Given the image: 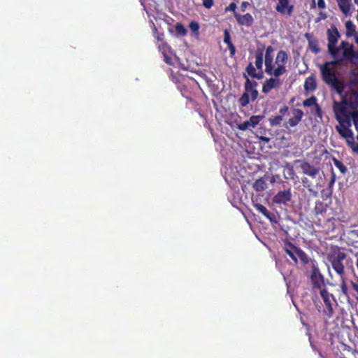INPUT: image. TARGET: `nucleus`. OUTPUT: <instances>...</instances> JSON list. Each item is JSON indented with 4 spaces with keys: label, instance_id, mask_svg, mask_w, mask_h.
Returning <instances> with one entry per match:
<instances>
[{
    "label": "nucleus",
    "instance_id": "obj_1",
    "mask_svg": "<svg viewBox=\"0 0 358 358\" xmlns=\"http://www.w3.org/2000/svg\"><path fill=\"white\" fill-rule=\"evenodd\" d=\"M331 208L321 201H317L314 207L315 223L317 226L322 227L327 233L332 232L336 228V220H338L345 222L344 217H334L329 212Z\"/></svg>",
    "mask_w": 358,
    "mask_h": 358
},
{
    "label": "nucleus",
    "instance_id": "obj_2",
    "mask_svg": "<svg viewBox=\"0 0 358 358\" xmlns=\"http://www.w3.org/2000/svg\"><path fill=\"white\" fill-rule=\"evenodd\" d=\"M327 259L331 263L332 268L340 276H344L345 268H352L353 262L345 252L338 246H331L327 254Z\"/></svg>",
    "mask_w": 358,
    "mask_h": 358
},
{
    "label": "nucleus",
    "instance_id": "obj_3",
    "mask_svg": "<svg viewBox=\"0 0 358 358\" xmlns=\"http://www.w3.org/2000/svg\"><path fill=\"white\" fill-rule=\"evenodd\" d=\"M300 162L299 168L301 169L303 175L309 176L312 180H315L316 185H315L313 182L306 177L301 179L303 185L308 189L310 193H313L314 195L317 194V191L314 189L320 179V168L315 166L306 161H298Z\"/></svg>",
    "mask_w": 358,
    "mask_h": 358
},
{
    "label": "nucleus",
    "instance_id": "obj_4",
    "mask_svg": "<svg viewBox=\"0 0 358 358\" xmlns=\"http://www.w3.org/2000/svg\"><path fill=\"white\" fill-rule=\"evenodd\" d=\"M336 119L339 124L336 126V129L340 136L345 138L348 145L352 149V152L358 155V143L355 141L354 134L350 129L351 127L350 120L347 117H341L337 113Z\"/></svg>",
    "mask_w": 358,
    "mask_h": 358
},
{
    "label": "nucleus",
    "instance_id": "obj_5",
    "mask_svg": "<svg viewBox=\"0 0 358 358\" xmlns=\"http://www.w3.org/2000/svg\"><path fill=\"white\" fill-rule=\"evenodd\" d=\"M320 71L323 82L338 94H342L345 86L344 83L336 76V70L320 65Z\"/></svg>",
    "mask_w": 358,
    "mask_h": 358
},
{
    "label": "nucleus",
    "instance_id": "obj_6",
    "mask_svg": "<svg viewBox=\"0 0 358 358\" xmlns=\"http://www.w3.org/2000/svg\"><path fill=\"white\" fill-rule=\"evenodd\" d=\"M320 295L323 300L325 308H322L321 305H317V309L319 312L323 313V314L328 318L332 317L334 314V308L331 301H334L335 298L332 294H330L326 287L320 289Z\"/></svg>",
    "mask_w": 358,
    "mask_h": 358
},
{
    "label": "nucleus",
    "instance_id": "obj_7",
    "mask_svg": "<svg viewBox=\"0 0 358 358\" xmlns=\"http://www.w3.org/2000/svg\"><path fill=\"white\" fill-rule=\"evenodd\" d=\"M310 279L313 289H320L326 287L324 276L322 274L318 266V263L315 260L311 262Z\"/></svg>",
    "mask_w": 358,
    "mask_h": 358
},
{
    "label": "nucleus",
    "instance_id": "obj_8",
    "mask_svg": "<svg viewBox=\"0 0 358 358\" xmlns=\"http://www.w3.org/2000/svg\"><path fill=\"white\" fill-rule=\"evenodd\" d=\"M346 103L345 100H343L341 103L335 102L334 103V111L335 113H340L341 117H347L350 120V123L353 122L354 125L358 124V110H353L352 113H348L345 104Z\"/></svg>",
    "mask_w": 358,
    "mask_h": 358
},
{
    "label": "nucleus",
    "instance_id": "obj_9",
    "mask_svg": "<svg viewBox=\"0 0 358 358\" xmlns=\"http://www.w3.org/2000/svg\"><path fill=\"white\" fill-rule=\"evenodd\" d=\"M243 77L246 80L244 85L245 92L243 93L250 94L252 101H255L258 96V91L256 90L258 84L255 80H250L245 73L243 74Z\"/></svg>",
    "mask_w": 358,
    "mask_h": 358
},
{
    "label": "nucleus",
    "instance_id": "obj_10",
    "mask_svg": "<svg viewBox=\"0 0 358 358\" xmlns=\"http://www.w3.org/2000/svg\"><path fill=\"white\" fill-rule=\"evenodd\" d=\"M292 115L293 116L284 123V127L287 129L296 127L301 121L304 114L302 110L294 108L292 110Z\"/></svg>",
    "mask_w": 358,
    "mask_h": 358
},
{
    "label": "nucleus",
    "instance_id": "obj_11",
    "mask_svg": "<svg viewBox=\"0 0 358 358\" xmlns=\"http://www.w3.org/2000/svg\"><path fill=\"white\" fill-rule=\"evenodd\" d=\"M262 115H252L249 120H245L237 125V128L241 131H245L252 128H255L262 120Z\"/></svg>",
    "mask_w": 358,
    "mask_h": 358
},
{
    "label": "nucleus",
    "instance_id": "obj_12",
    "mask_svg": "<svg viewBox=\"0 0 358 358\" xmlns=\"http://www.w3.org/2000/svg\"><path fill=\"white\" fill-rule=\"evenodd\" d=\"M292 199L291 189L279 191L273 197V202L277 204H287Z\"/></svg>",
    "mask_w": 358,
    "mask_h": 358
},
{
    "label": "nucleus",
    "instance_id": "obj_13",
    "mask_svg": "<svg viewBox=\"0 0 358 358\" xmlns=\"http://www.w3.org/2000/svg\"><path fill=\"white\" fill-rule=\"evenodd\" d=\"M282 83L279 78L275 77L266 79L262 85V92L264 94L269 93L273 89L278 88L281 86Z\"/></svg>",
    "mask_w": 358,
    "mask_h": 358
},
{
    "label": "nucleus",
    "instance_id": "obj_14",
    "mask_svg": "<svg viewBox=\"0 0 358 358\" xmlns=\"http://www.w3.org/2000/svg\"><path fill=\"white\" fill-rule=\"evenodd\" d=\"M340 48L343 50V59H352L355 57V51L353 50V45L350 44L347 41H342Z\"/></svg>",
    "mask_w": 358,
    "mask_h": 358
},
{
    "label": "nucleus",
    "instance_id": "obj_15",
    "mask_svg": "<svg viewBox=\"0 0 358 358\" xmlns=\"http://www.w3.org/2000/svg\"><path fill=\"white\" fill-rule=\"evenodd\" d=\"M275 10L281 14L287 13L288 16L292 14L294 10L293 5H289L288 0H278V3L275 6Z\"/></svg>",
    "mask_w": 358,
    "mask_h": 358
},
{
    "label": "nucleus",
    "instance_id": "obj_16",
    "mask_svg": "<svg viewBox=\"0 0 358 358\" xmlns=\"http://www.w3.org/2000/svg\"><path fill=\"white\" fill-rule=\"evenodd\" d=\"M289 108L287 106H283L280 108V115L269 118V124L271 127L280 126L283 120L284 115L288 112Z\"/></svg>",
    "mask_w": 358,
    "mask_h": 358
},
{
    "label": "nucleus",
    "instance_id": "obj_17",
    "mask_svg": "<svg viewBox=\"0 0 358 358\" xmlns=\"http://www.w3.org/2000/svg\"><path fill=\"white\" fill-rule=\"evenodd\" d=\"M234 17L239 25L249 27H251L254 22L253 17L250 13H246L245 15L235 13Z\"/></svg>",
    "mask_w": 358,
    "mask_h": 358
},
{
    "label": "nucleus",
    "instance_id": "obj_18",
    "mask_svg": "<svg viewBox=\"0 0 358 358\" xmlns=\"http://www.w3.org/2000/svg\"><path fill=\"white\" fill-rule=\"evenodd\" d=\"M327 34L328 45H336L341 36L337 27L334 24H332L331 27L327 29Z\"/></svg>",
    "mask_w": 358,
    "mask_h": 358
},
{
    "label": "nucleus",
    "instance_id": "obj_19",
    "mask_svg": "<svg viewBox=\"0 0 358 358\" xmlns=\"http://www.w3.org/2000/svg\"><path fill=\"white\" fill-rule=\"evenodd\" d=\"M274 48L269 45L266 49L265 52V59H264V64H265V72L266 73H270V71L271 69V66L273 65V53Z\"/></svg>",
    "mask_w": 358,
    "mask_h": 358
},
{
    "label": "nucleus",
    "instance_id": "obj_20",
    "mask_svg": "<svg viewBox=\"0 0 358 358\" xmlns=\"http://www.w3.org/2000/svg\"><path fill=\"white\" fill-rule=\"evenodd\" d=\"M305 37L308 41V48L310 51L314 54H317L320 52V48L318 45V40L310 34H306Z\"/></svg>",
    "mask_w": 358,
    "mask_h": 358
},
{
    "label": "nucleus",
    "instance_id": "obj_21",
    "mask_svg": "<svg viewBox=\"0 0 358 358\" xmlns=\"http://www.w3.org/2000/svg\"><path fill=\"white\" fill-rule=\"evenodd\" d=\"M284 250L287 255L296 264L297 263V254L299 248L295 246L290 242H287L285 245Z\"/></svg>",
    "mask_w": 358,
    "mask_h": 358
},
{
    "label": "nucleus",
    "instance_id": "obj_22",
    "mask_svg": "<svg viewBox=\"0 0 358 358\" xmlns=\"http://www.w3.org/2000/svg\"><path fill=\"white\" fill-rule=\"evenodd\" d=\"M140 2L148 15L150 13L156 11L158 8V3L156 0H140Z\"/></svg>",
    "mask_w": 358,
    "mask_h": 358
},
{
    "label": "nucleus",
    "instance_id": "obj_23",
    "mask_svg": "<svg viewBox=\"0 0 358 358\" xmlns=\"http://www.w3.org/2000/svg\"><path fill=\"white\" fill-rule=\"evenodd\" d=\"M255 208L259 213H261L264 217H266L271 222H276L275 215L273 213L270 212L268 209L260 203L255 205Z\"/></svg>",
    "mask_w": 358,
    "mask_h": 358
},
{
    "label": "nucleus",
    "instance_id": "obj_24",
    "mask_svg": "<svg viewBox=\"0 0 358 358\" xmlns=\"http://www.w3.org/2000/svg\"><path fill=\"white\" fill-rule=\"evenodd\" d=\"M317 88L316 79L314 74L310 75L306 78L304 83V90L308 92H313Z\"/></svg>",
    "mask_w": 358,
    "mask_h": 358
},
{
    "label": "nucleus",
    "instance_id": "obj_25",
    "mask_svg": "<svg viewBox=\"0 0 358 358\" xmlns=\"http://www.w3.org/2000/svg\"><path fill=\"white\" fill-rule=\"evenodd\" d=\"M287 71L286 67L282 64H278L277 68L274 69V66H271V69L270 73H266V74L269 76H273V77L276 78H279V77L284 74Z\"/></svg>",
    "mask_w": 358,
    "mask_h": 358
},
{
    "label": "nucleus",
    "instance_id": "obj_26",
    "mask_svg": "<svg viewBox=\"0 0 358 358\" xmlns=\"http://www.w3.org/2000/svg\"><path fill=\"white\" fill-rule=\"evenodd\" d=\"M339 8L345 15H348L350 13V0H336Z\"/></svg>",
    "mask_w": 358,
    "mask_h": 358
},
{
    "label": "nucleus",
    "instance_id": "obj_27",
    "mask_svg": "<svg viewBox=\"0 0 358 358\" xmlns=\"http://www.w3.org/2000/svg\"><path fill=\"white\" fill-rule=\"evenodd\" d=\"M255 66L257 69L262 70L263 66V48H258L255 55Z\"/></svg>",
    "mask_w": 358,
    "mask_h": 358
},
{
    "label": "nucleus",
    "instance_id": "obj_28",
    "mask_svg": "<svg viewBox=\"0 0 358 358\" xmlns=\"http://www.w3.org/2000/svg\"><path fill=\"white\" fill-rule=\"evenodd\" d=\"M297 258L300 259L301 262L303 265H309L310 267H311V262L313 259H310L307 254L301 248L298 250Z\"/></svg>",
    "mask_w": 358,
    "mask_h": 358
},
{
    "label": "nucleus",
    "instance_id": "obj_29",
    "mask_svg": "<svg viewBox=\"0 0 358 358\" xmlns=\"http://www.w3.org/2000/svg\"><path fill=\"white\" fill-rule=\"evenodd\" d=\"M288 60V55L284 50H280L276 56L275 63L278 64L285 65Z\"/></svg>",
    "mask_w": 358,
    "mask_h": 358
},
{
    "label": "nucleus",
    "instance_id": "obj_30",
    "mask_svg": "<svg viewBox=\"0 0 358 358\" xmlns=\"http://www.w3.org/2000/svg\"><path fill=\"white\" fill-rule=\"evenodd\" d=\"M328 46V51L329 52V54L331 55V57L334 58V59H336L337 57H338V53H339V51L341 49L339 47H337L336 45H327Z\"/></svg>",
    "mask_w": 358,
    "mask_h": 358
},
{
    "label": "nucleus",
    "instance_id": "obj_31",
    "mask_svg": "<svg viewBox=\"0 0 358 358\" xmlns=\"http://www.w3.org/2000/svg\"><path fill=\"white\" fill-rule=\"evenodd\" d=\"M175 30H176V34L178 36H184L187 35V33L186 28L180 22H178L176 24Z\"/></svg>",
    "mask_w": 358,
    "mask_h": 358
},
{
    "label": "nucleus",
    "instance_id": "obj_32",
    "mask_svg": "<svg viewBox=\"0 0 358 358\" xmlns=\"http://www.w3.org/2000/svg\"><path fill=\"white\" fill-rule=\"evenodd\" d=\"M346 28V36H351L355 33V25L350 20H348L345 23Z\"/></svg>",
    "mask_w": 358,
    "mask_h": 358
},
{
    "label": "nucleus",
    "instance_id": "obj_33",
    "mask_svg": "<svg viewBox=\"0 0 358 358\" xmlns=\"http://www.w3.org/2000/svg\"><path fill=\"white\" fill-rule=\"evenodd\" d=\"M343 58L342 57H337L336 59H334V60L330 62H327L322 64V66H326L327 67H329L331 69H335V67L339 64V63L342 61H343Z\"/></svg>",
    "mask_w": 358,
    "mask_h": 358
},
{
    "label": "nucleus",
    "instance_id": "obj_34",
    "mask_svg": "<svg viewBox=\"0 0 358 358\" xmlns=\"http://www.w3.org/2000/svg\"><path fill=\"white\" fill-rule=\"evenodd\" d=\"M266 187V184L262 179L257 180L253 185V187L257 192H262L264 190Z\"/></svg>",
    "mask_w": 358,
    "mask_h": 358
},
{
    "label": "nucleus",
    "instance_id": "obj_35",
    "mask_svg": "<svg viewBox=\"0 0 358 358\" xmlns=\"http://www.w3.org/2000/svg\"><path fill=\"white\" fill-rule=\"evenodd\" d=\"M340 287H341V291L342 294L344 296L349 298L348 288L347 283H346L345 280L344 279L343 276L341 277Z\"/></svg>",
    "mask_w": 358,
    "mask_h": 358
},
{
    "label": "nucleus",
    "instance_id": "obj_36",
    "mask_svg": "<svg viewBox=\"0 0 358 358\" xmlns=\"http://www.w3.org/2000/svg\"><path fill=\"white\" fill-rule=\"evenodd\" d=\"M250 103V96L248 93H243L238 99V103L241 107H245Z\"/></svg>",
    "mask_w": 358,
    "mask_h": 358
},
{
    "label": "nucleus",
    "instance_id": "obj_37",
    "mask_svg": "<svg viewBox=\"0 0 358 358\" xmlns=\"http://www.w3.org/2000/svg\"><path fill=\"white\" fill-rule=\"evenodd\" d=\"M333 162L334 166L339 169L341 173H345V172L347 171V168L341 161L338 160L335 157H333Z\"/></svg>",
    "mask_w": 358,
    "mask_h": 358
},
{
    "label": "nucleus",
    "instance_id": "obj_38",
    "mask_svg": "<svg viewBox=\"0 0 358 358\" xmlns=\"http://www.w3.org/2000/svg\"><path fill=\"white\" fill-rule=\"evenodd\" d=\"M317 98L312 96L303 101V106L305 107L315 106L317 103Z\"/></svg>",
    "mask_w": 358,
    "mask_h": 358
},
{
    "label": "nucleus",
    "instance_id": "obj_39",
    "mask_svg": "<svg viewBox=\"0 0 358 358\" xmlns=\"http://www.w3.org/2000/svg\"><path fill=\"white\" fill-rule=\"evenodd\" d=\"M152 31L154 34V36L158 41H160L161 43L164 42V33H159L157 31V28L156 27V26L155 25L154 23H152Z\"/></svg>",
    "mask_w": 358,
    "mask_h": 358
},
{
    "label": "nucleus",
    "instance_id": "obj_40",
    "mask_svg": "<svg viewBox=\"0 0 358 358\" xmlns=\"http://www.w3.org/2000/svg\"><path fill=\"white\" fill-rule=\"evenodd\" d=\"M158 48H159V50L163 54V55L164 57H166L167 52H169V50L170 49V47L169 46L167 43L164 41V42H162L158 45Z\"/></svg>",
    "mask_w": 358,
    "mask_h": 358
},
{
    "label": "nucleus",
    "instance_id": "obj_41",
    "mask_svg": "<svg viewBox=\"0 0 358 358\" xmlns=\"http://www.w3.org/2000/svg\"><path fill=\"white\" fill-rule=\"evenodd\" d=\"M245 71L248 73V75L251 76L252 78H253V76L256 73V69L251 62L249 63V64L247 66Z\"/></svg>",
    "mask_w": 358,
    "mask_h": 358
},
{
    "label": "nucleus",
    "instance_id": "obj_42",
    "mask_svg": "<svg viewBox=\"0 0 358 358\" xmlns=\"http://www.w3.org/2000/svg\"><path fill=\"white\" fill-rule=\"evenodd\" d=\"M312 113L314 115H315L317 117H318L320 119H322V108H321V107L320 106V105L318 103H317L314 106V110H312Z\"/></svg>",
    "mask_w": 358,
    "mask_h": 358
},
{
    "label": "nucleus",
    "instance_id": "obj_43",
    "mask_svg": "<svg viewBox=\"0 0 358 358\" xmlns=\"http://www.w3.org/2000/svg\"><path fill=\"white\" fill-rule=\"evenodd\" d=\"M224 43H226L227 45L232 43L231 41L230 34L227 29H225L224 31Z\"/></svg>",
    "mask_w": 358,
    "mask_h": 358
},
{
    "label": "nucleus",
    "instance_id": "obj_44",
    "mask_svg": "<svg viewBox=\"0 0 358 358\" xmlns=\"http://www.w3.org/2000/svg\"><path fill=\"white\" fill-rule=\"evenodd\" d=\"M189 27L193 32H196L199 29V24L196 21H192L189 24Z\"/></svg>",
    "mask_w": 358,
    "mask_h": 358
},
{
    "label": "nucleus",
    "instance_id": "obj_45",
    "mask_svg": "<svg viewBox=\"0 0 358 358\" xmlns=\"http://www.w3.org/2000/svg\"><path fill=\"white\" fill-rule=\"evenodd\" d=\"M203 6L208 9L211 8L214 5V0H202Z\"/></svg>",
    "mask_w": 358,
    "mask_h": 358
},
{
    "label": "nucleus",
    "instance_id": "obj_46",
    "mask_svg": "<svg viewBox=\"0 0 358 358\" xmlns=\"http://www.w3.org/2000/svg\"><path fill=\"white\" fill-rule=\"evenodd\" d=\"M227 47L229 50V55L231 57H233L236 54V47L233 43L227 45Z\"/></svg>",
    "mask_w": 358,
    "mask_h": 358
},
{
    "label": "nucleus",
    "instance_id": "obj_47",
    "mask_svg": "<svg viewBox=\"0 0 358 358\" xmlns=\"http://www.w3.org/2000/svg\"><path fill=\"white\" fill-rule=\"evenodd\" d=\"M317 6L320 9H324L326 8L324 0H317Z\"/></svg>",
    "mask_w": 358,
    "mask_h": 358
},
{
    "label": "nucleus",
    "instance_id": "obj_48",
    "mask_svg": "<svg viewBox=\"0 0 358 358\" xmlns=\"http://www.w3.org/2000/svg\"><path fill=\"white\" fill-rule=\"evenodd\" d=\"M236 9V4L234 2H231L229 5V6L226 8V11H227V10L235 11Z\"/></svg>",
    "mask_w": 358,
    "mask_h": 358
},
{
    "label": "nucleus",
    "instance_id": "obj_49",
    "mask_svg": "<svg viewBox=\"0 0 358 358\" xmlns=\"http://www.w3.org/2000/svg\"><path fill=\"white\" fill-rule=\"evenodd\" d=\"M351 285L352 289L355 290V292L357 293V295L358 296V284L355 282L351 281Z\"/></svg>",
    "mask_w": 358,
    "mask_h": 358
},
{
    "label": "nucleus",
    "instance_id": "obj_50",
    "mask_svg": "<svg viewBox=\"0 0 358 358\" xmlns=\"http://www.w3.org/2000/svg\"><path fill=\"white\" fill-rule=\"evenodd\" d=\"M261 71L259 72V73H257L255 74V76H253V78H257L258 80H260L263 78L264 75H263V72L262 70H260Z\"/></svg>",
    "mask_w": 358,
    "mask_h": 358
},
{
    "label": "nucleus",
    "instance_id": "obj_51",
    "mask_svg": "<svg viewBox=\"0 0 358 358\" xmlns=\"http://www.w3.org/2000/svg\"><path fill=\"white\" fill-rule=\"evenodd\" d=\"M289 176H293L294 175V169L292 167H291L289 169Z\"/></svg>",
    "mask_w": 358,
    "mask_h": 358
},
{
    "label": "nucleus",
    "instance_id": "obj_52",
    "mask_svg": "<svg viewBox=\"0 0 358 358\" xmlns=\"http://www.w3.org/2000/svg\"><path fill=\"white\" fill-rule=\"evenodd\" d=\"M320 15L321 16L320 19H325L327 17L326 14L323 13L322 12H320Z\"/></svg>",
    "mask_w": 358,
    "mask_h": 358
},
{
    "label": "nucleus",
    "instance_id": "obj_53",
    "mask_svg": "<svg viewBox=\"0 0 358 358\" xmlns=\"http://www.w3.org/2000/svg\"><path fill=\"white\" fill-rule=\"evenodd\" d=\"M262 139L264 141H266L268 142L269 141V138H266V137H262Z\"/></svg>",
    "mask_w": 358,
    "mask_h": 358
},
{
    "label": "nucleus",
    "instance_id": "obj_54",
    "mask_svg": "<svg viewBox=\"0 0 358 358\" xmlns=\"http://www.w3.org/2000/svg\"><path fill=\"white\" fill-rule=\"evenodd\" d=\"M354 2L355 4H357L358 6V0H354Z\"/></svg>",
    "mask_w": 358,
    "mask_h": 358
},
{
    "label": "nucleus",
    "instance_id": "obj_55",
    "mask_svg": "<svg viewBox=\"0 0 358 358\" xmlns=\"http://www.w3.org/2000/svg\"><path fill=\"white\" fill-rule=\"evenodd\" d=\"M355 127L356 130L358 131V124L355 125Z\"/></svg>",
    "mask_w": 358,
    "mask_h": 358
},
{
    "label": "nucleus",
    "instance_id": "obj_56",
    "mask_svg": "<svg viewBox=\"0 0 358 358\" xmlns=\"http://www.w3.org/2000/svg\"><path fill=\"white\" fill-rule=\"evenodd\" d=\"M356 264H357V269H358V257H357V263H356Z\"/></svg>",
    "mask_w": 358,
    "mask_h": 358
},
{
    "label": "nucleus",
    "instance_id": "obj_57",
    "mask_svg": "<svg viewBox=\"0 0 358 358\" xmlns=\"http://www.w3.org/2000/svg\"><path fill=\"white\" fill-rule=\"evenodd\" d=\"M315 6V0H313V6Z\"/></svg>",
    "mask_w": 358,
    "mask_h": 358
},
{
    "label": "nucleus",
    "instance_id": "obj_58",
    "mask_svg": "<svg viewBox=\"0 0 358 358\" xmlns=\"http://www.w3.org/2000/svg\"><path fill=\"white\" fill-rule=\"evenodd\" d=\"M355 282L358 284V277L357 278V281Z\"/></svg>",
    "mask_w": 358,
    "mask_h": 358
},
{
    "label": "nucleus",
    "instance_id": "obj_59",
    "mask_svg": "<svg viewBox=\"0 0 358 358\" xmlns=\"http://www.w3.org/2000/svg\"><path fill=\"white\" fill-rule=\"evenodd\" d=\"M334 180L333 179V180H331V183H334Z\"/></svg>",
    "mask_w": 358,
    "mask_h": 358
},
{
    "label": "nucleus",
    "instance_id": "obj_60",
    "mask_svg": "<svg viewBox=\"0 0 358 358\" xmlns=\"http://www.w3.org/2000/svg\"><path fill=\"white\" fill-rule=\"evenodd\" d=\"M320 355L321 357H323V355H322V354L321 352H320Z\"/></svg>",
    "mask_w": 358,
    "mask_h": 358
},
{
    "label": "nucleus",
    "instance_id": "obj_61",
    "mask_svg": "<svg viewBox=\"0 0 358 358\" xmlns=\"http://www.w3.org/2000/svg\"><path fill=\"white\" fill-rule=\"evenodd\" d=\"M357 141H358V134L357 135Z\"/></svg>",
    "mask_w": 358,
    "mask_h": 358
}]
</instances>
